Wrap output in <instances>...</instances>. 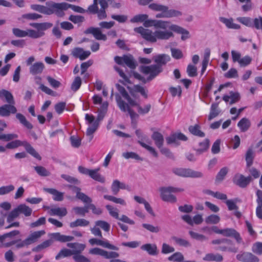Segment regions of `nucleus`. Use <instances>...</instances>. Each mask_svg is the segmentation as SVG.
Instances as JSON below:
<instances>
[{
  "label": "nucleus",
  "instance_id": "1",
  "mask_svg": "<svg viewBox=\"0 0 262 262\" xmlns=\"http://www.w3.org/2000/svg\"><path fill=\"white\" fill-rule=\"evenodd\" d=\"M107 7L108 4L106 0H94L93 4L89 6L88 10H85L78 6L62 2L57 3V14H60L70 8L74 12L79 13L88 12L91 14H97L98 16H106L105 10Z\"/></svg>",
  "mask_w": 262,
  "mask_h": 262
},
{
  "label": "nucleus",
  "instance_id": "2",
  "mask_svg": "<svg viewBox=\"0 0 262 262\" xmlns=\"http://www.w3.org/2000/svg\"><path fill=\"white\" fill-rule=\"evenodd\" d=\"M130 21L133 23L141 21L145 27H154L155 29H169L177 33L181 34V39L183 40L189 37V33L187 30L177 25H171L168 21L148 19V17H133Z\"/></svg>",
  "mask_w": 262,
  "mask_h": 262
},
{
  "label": "nucleus",
  "instance_id": "3",
  "mask_svg": "<svg viewBox=\"0 0 262 262\" xmlns=\"http://www.w3.org/2000/svg\"><path fill=\"white\" fill-rule=\"evenodd\" d=\"M141 71L145 75H149L148 77L145 78L137 73L134 74V77L141 80L143 83H145L148 81H151L158 76L161 72V70L158 66H142L141 67Z\"/></svg>",
  "mask_w": 262,
  "mask_h": 262
},
{
  "label": "nucleus",
  "instance_id": "4",
  "mask_svg": "<svg viewBox=\"0 0 262 262\" xmlns=\"http://www.w3.org/2000/svg\"><path fill=\"white\" fill-rule=\"evenodd\" d=\"M141 71L145 75H149L148 77L145 78L137 73L134 74V77L141 80L143 83H145L148 81H151L158 76L161 72V70L158 66H142L141 67Z\"/></svg>",
  "mask_w": 262,
  "mask_h": 262
},
{
  "label": "nucleus",
  "instance_id": "5",
  "mask_svg": "<svg viewBox=\"0 0 262 262\" xmlns=\"http://www.w3.org/2000/svg\"><path fill=\"white\" fill-rule=\"evenodd\" d=\"M8 142L6 144V147H7L8 149H12L17 148L19 146H24L28 153L37 160H41V156L27 141L13 139Z\"/></svg>",
  "mask_w": 262,
  "mask_h": 262
},
{
  "label": "nucleus",
  "instance_id": "6",
  "mask_svg": "<svg viewBox=\"0 0 262 262\" xmlns=\"http://www.w3.org/2000/svg\"><path fill=\"white\" fill-rule=\"evenodd\" d=\"M211 243L213 245H218L219 246L215 248L216 250H220L223 252L228 251L232 253H236L238 251V248L235 247L232 242L228 238H220L212 240Z\"/></svg>",
  "mask_w": 262,
  "mask_h": 262
},
{
  "label": "nucleus",
  "instance_id": "7",
  "mask_svg": "<svg viewBox=\"0 0 262 262\" xmlns=\"http://www.w3.org/2000/svg\"><path fill=\"white\" fill-rule=\"evenodd\" d=\"M184 190L183 188L174 187H163L160 188L161 198L164 201L174 203L177 199L174 195L171 194L172 192H182Z\"/></svg>",
  "mask_w": 262,
  "mask_h": 262
},
{
  "label": "nucleus",
  "instance_id": "8",
  "mask_svg": "<svg viewBox=\"0 0 262 262\" xmlns=\"http://www.w3.org/2000/svg\"><path fill=\"white\" fill-rule=\"evenodd\" d=\"M35 60V57L33 56H31L26 61L27 66H29V73L33 76L41 75L45 69V66L41 61L33 63Z\"/></svg>",
  "mask_w": 262,
  "mask_h": 262
},
{
  "label": "nucleus",
  "instance_id": "9",
  "mask_svg": "<svg viewBox=\"0 0 262 262\" xmlns=\"http://www.w3.org/2000/svg\"><path fill=\"white\" fill-rule=\"evenodd\" d=\"M47 5V7L38 4H33L31 6V8L32 10L44 14H57V3L52 2H48Z\"/></svg>",
  "mask_w": 262,
  "mask_h": 262
},
{
  "label": "nucleus",
  "instance_id": "10",
  "mask_svg": "<svg viewBox=\"0 0 262 262\" xmlns=\"http://www.w3.org/2000/svg\"><path fill=\"white\" fill-rule=\"evenodd\" d=\"M102 119L99 114L96 119L92 114H86L85 115V119L86 124L89 126L86 129V134L88 136H92L96 131L99 125V121Z\"/></svg>",
  "mask_w": 262,
  "mask_h": 262
},
{
  "label": "nucleus",
  "instance_id": "11",
  "mask_svg": "<svg viewBox=\"0 0 262 262\" xmlns=\"http://www.w3.org/2000/svg\"><path fill=\"white\" fill-rule=\"evenodd\" d=\"M102 119L99 114L96 119L92 114H86L85 115V119L86 124L89 126L86 129V134L88 136H92L96 131L99 125V121Z\"/></svg>",
  "mask_w": 262,
  "mask_h": 262
},
{
  "label": "nucleus",
  "instance_id": "12",
  "mask_svg": "<svg viewBox=\"0 0 262 262\" xmlns=\"http://www.w3.org/2000/svg\"><path fill=\"white\" fill-rule=\"evenodd\" d=\"M115 97L117 105L120 110L123 112H127L132 119V122H133L134 120L138 118V115L130 108V105L128 103H125L122 100L121 96L119 94H116Z\"/></svg>",
  "mask_w": 262,
  "mask_h": 262
},
{
  "label": "nucleus",
  "instance_id": "13",
  "mask_svg": "<svg viewBox=\"0 0 262 262\" xmlns=\"http://www.w3.org/2000/svg\"><path fill=\"white\" fill-rule=\"evenodd\" d=\"M172 171L176 175L183 177L201 178L203 176L201 172L190 169L177 168L173 169Z\"/></svg>",
  "mask_w": 262,
  "mask_h": 262
},
{
  "label": "nucleus",
  "instance_id": "14",
  "mask_svg": "<svg viewBox=\"0 0 262 262\" xmlns=\"http://www.w3.org/2000/svg\"><path fill=\"white\" fill-rule=\"evenodd\" d=\"M149 8L151 10L156 11H161L162 12H168V14L169 16H179L182 15L180 11L174 10H170L168 11V8L167 6L157 4H151L149 5Z\"/></svg>",
  "mask_w": 262,
  "mask_h": 262
},
{
  "label": "nucleus",
  "instance_id": "15",
  "mask_svg": "<svg viewBox=\"0 0 262 262\" xmlns=\"http://www.w3.org/2000/svg\"><path fill=\"white\" fill-rule=\"evenodd\" d=\"M89 253L92 255H98L104 257L105 258H117L119 257L118 253L114 251H110L104 250L99 248H94L89 250Z\"/></svg>",
  "mask_w": 262,
  "mask_h": 262
},
{
  "label": "nucleus",
  "instance_id": "16",
  "mask_svg": "<svg viewBox=\"0 0 262 262\" xmlns=\"http://www.w3.org/2000/svg\"><path fill=\"white\" fill-rule=\"evenodd\" d=\"M134 30L135 32L140 33L142 37L147 41L152 42H155L157 41L155 32L152 33L151 30L144 29L142 27L135 28Z\"/></svg>",
  "mask_w": 262,
  "mask_h": 262
},
{
  "label": "nucleus",
  "instance_id": "17",
  "mask_svg": "<svg viewBox=\"0 0 262 262\" xmlns=\"http://www.w3.org/2000/svg\"><path fill=\"white\" fill-rule=\"evenodd\" d=\"M252 181L251 176L245 177L241 174H236L233 179V183L241 188L246 187Z\"/></svg>",
  "mask_w": 262,
  "mask_h": 262
},
{
  "label": "nucleus",
  "instance_id": "18",
  "mask_svg": "<svg viewBox=\"0 0 262 262\" xmlns=\"http://www.w3.org/2000/svg\"><path fill=\"white\" fill-rule=\"evenodd\" d=\"M236 258L242 262H259V258L250 252H243L236 255Z\"/></svg>",
  "mask_w": 262,
  "mask_h": 262
},
{
  "label": "nucleus",
  "instance_id": "19",
  "mask_svg": "<svg viewBox=\"0 0 262 262\" xmlns=\"http://www.w3.org/2000/svg\"><path fill=\"white\" fill-rule=\"evenodd\" d=\"M85 34H91L97 40L105 41L107 37L105 34H102L99 28L90 27L84 32Z\"/></svg>",
  "mask_w": 262,
  "mask_h": 262
},
{
  "label": "nucleus",
  "instance_id": "20",
  "mask_svg": "<svg viewBox=\"0 0 262 262\" xmlns=\"http://www.w3.org/2000/svg\"><path fill=\"white\" fill-rule=\"evenodd\" d=\"M179 140L185 141L187 140V137L183 134L178 133L172 134L166 138L168 144H174L176 145L179 144L178 142Z\"/></svg>",
  "mask_w": 262,
  "mask_h": 262
},
{
  "label": "nucleus",
  "instance_id": "21",
  "mask_svg": "<svg viewBox=\"0 0 262 262\" xmlns=\"http://www.w3.org/2000/svg\"><path fill=\"white\" fill-rule=\"evenodd\" d=\"M17 109L14 105L4 104L0 106V116L2 117H8L10 114H15Z\"/></svg>",
  "mask_w": 262,
  "mask_h": 262
},
{
  "label": "nucleus",
  "instance_id": "22",
  "mask_svg": "<svg viewBox=\"0 0 262 262\" xmlns=\"http://www.w3.org/2000/svg\"><path fill=\"white\" fill-rule=\"evenodd\" d=\"M222 235L227 237H234L238 243L242 242V238L240 234L235 229L233 228H226L222 229Z\"/></svg>",
  "mask_w": 262,
  "mask_h": 262
},
{
  "label": "nucleus",
  "instance_id": "23",
  "mask_svg": "<svg viewBox=\"0 0 262 262\" xmlns=\"http://www.w3.org/2000/svg\"><path fill=\"white\" fill-rule=\"evenodd\" d=\"M116 86L122 97L127 100L128 103L130 106L137 105V102L129 96V94L123 86L120 85L119 84H117Z\"/></svg>",
  "mask_w": 262,
  "mask_h": 262
},
{
  "label": "nucleus",
  "instance_id": "24",
  "mask_svg": "<svg viewBox=\"0 0 262 262\" xmlns=\"http://www.w3.org/2000/svg\"><path fill=\"white\" fill-rule=\"evenodd\" d=\"M89 242L90 244L92 245H99L102 246L103 247L106 248L111 250H117L118 249V248L117 247L110 244L106 241H104L101 239H98L95 238H93L90 239Z\"/></svg>",
  "mask_w": 262,
  "mask_h": 262
},
{
  "label": "nucleus",
  "instance_id": "25",
  "mask_svg": "<svg viewBox=\"0 0 262 262\" xmlns=\"http://www.w3.org/2000/svg\"><path fill=\"white\" fill-rule=\"evenodd\" d=\"M72 54L74 57L78 58L81 60H83L87 58L90 55L91 52L89 51H84L83 49L81 48H75L73 50Z\"/></svg>",
  "mask_w": 262,
  "mask_h": 262
},
{
  "label": "nucleus",
  "instance_id": "26",
  "mask_svg": "<svg viewBox=\"0 0 262 262\" xmlns=\"http://www.w3.org/2000/svg\"><path fill=\"white\" fill-rule=\"evenodd\" d=\"M182 219L185 222L191 226H193V224L199 225L203 222L202 216L200 214H197L193 216V219L189 215H184L182 216Z\"/></svg>",
  "mask_w": 262,
  "mask_h": 262
},
{
  "label": "nucleus",
  "instance_id": "27",
  "mask_svg": "<svg viewBox=\"0 0 262 262\" xmlns=\"http://www.w3.org/2000/svg\"><path fill=\"white\" fill-rule=\"evenodd\" d=\"M223 99L226 102H229V104L232 105L239 100L240 95L237 92H230L229 95H224Z\"/></svg>",
  "mask_w": 262,
  "mask_h": 262
},
{
  "label": "nucleus",
  "instance_id": "28",
  "mask_svg": "<svg viewBox=\"0 0 262 262\" xmlns=\"http://www.w3.org/2000/svg\"><path fill=\"white\" fill-rule=\"evenodd\" d=\"M67 246L72 249L73 255L81 253L85 248L84 244L78 243H69L67 244Z\"/></svg>",
  "mask_w": 262,
  "mask_h": 262
},
{
  "label": "nucleus",
  "instance_id": "29",
  "mask_svg": "<svg viewBox=\"0 0 262 262\" xmlns=\"http://www.w3.org/2000/svg\"><path fill=\"white\" fill-rule=\"evenodd\" d=\"M43 190L53 195V199L55 201H62L63 200L64 193L60 192L54 188H44Z\"/></svg>",
  "mask_w": 262,
  "mask_h": 262
},
{
  "label": "nucleus",
  "instance_id": "30",
  "mask_svg": "<svg viewBox=\"0 0 262 262\" xmlns=\"http://www.w3.org/2000/svg\"><path fill=\"white\" fill-rule=\"evenodd\" d=\"M44 230L34 231L31 233L26 238V241L29 245L36 242L38 239L45 234Z\"/></svg>",
  "mask_w": 262,
  "mask_h": 262
},
{
  "label": "nucleus",
  "instance_id": "31",
  "mask_svg": "<svg viewBox=\"0 0 262 262\" xmlns=\"http://www.w3.org/2000/svg\"><path fill=\"white\" fill-rule=\"evenodd\" d=\"M170 60V57L168 55L165 54L159 55L155 56L154 60L157 63L156 64H152V66H158L160 68L161 72L162 71V66L165 65Z\"/></svg>",
  "mask_w": 262,
  "mask_h": 262
},
{
  "label": "nucleus",
  "instance_id": "32",
  "mask_svg": "<svg viewBox=\"0 0 262 262\" xmlns=\"http://www.w3.org/2000/svg\"><path fill=\"white\" fill-rule=\"evenodd\" d=\"M142 250L146 251L150 255H156L158 254L157 246L156 244H146L141 247Z\"/></svg>",
  "mask_w": 262,
  "mask_h": 262
},
{
  "label": "nucleus",
  "instance_id": "33",
  "mask_svg": "<svg viewBox=\"0 0 262 262\" xmlns=\"http://www.w3.org/2000/svg\"><path fill=\"white\" fill-rule=\"evenodd\" d=\"M151 138L157 147L161 148L163 146L164 139L162 134L158 132H154L151 135Z\"/></svg>",
  "mask_w": 262,
  "mask_h": 262
},
{
  "label": "nucleus",
  "instance_id": "34",
  "mask_svg": "<svg viewBox=\"0 0 262 262\" xmlns=\"http://www.w3.org/2000/svg\"><path fill=\"white\" fill-rule=\"evenodd\" d=\"M29 25L35 28L38 32L41 33H44V31L50 28L52 26V24L50 23H30Z\"/></svg>",
  "mask_w": 262,
  "mask_h": 262
},
{
  "label": "nucleus",
  "instance_id": "35",
  "mask_svg": "<svg viewBox=\"0 0 262 262\" xmlns=\"http://www.w3.org/2000/svg\"><path fill=\"white\" fill-rule=\"evenodd\" d=\"M51 237L56 241L62 243L72 241L74 239V237L72 236L62 235L59 232L52 233Z\"/></svg>",
  "mask_w": 262,
  "mask_h": 262
},
{
  "label": "nucleus",
  "instance_id": "36",
  "mask_svg": "<svg viewBox=\"0 0 262 262\" xmlns=\"http://www.w3.org/2000/svg\"><path fill=\"white\" fill-rule=\"evenodd\" d=\"M5 98L6 102L8 104L14 105L15 101L12 94L5 90H0V98Z\"/></svg>",
  "mask_w": 262,
  "mask_h": 262
},
{
  "label": "nucleus",
  "instance_id": "37",
  "mask_svg": "<svg viewBox=\"0 0 262 262\" xmlns=\"http://www.w3.org/2000/svg\"><path fill=\"white\" fill-rule=\"evenodd\" d=\"M48 212L51 215H57L63 217L67 215V210L64 207H54L51 208Z\"/></svg>",
  "mask_w": 262,
  "mask_h": 262
},
{
  "label": "nucleus",
  "instance_id": "38",
  "mask_svg": "<svg viewBox=\"0 0 262 262\" xmlns=\"http://www.w3.org/2000/svg\"><path fill=\"white\" fill-rule=\"evenodd\" d=\"M220 20L224 23L226 26L229 29H237L239 28V26L233 23L232 17H220Z\"/></svg>",
  "mask_w": 262,
  "mask_h": 262
},
{
  "label": "nucleus",
  "instance_id": "39",
  "mask_svg": "<svg viewBox=\"0 0 262 262\" xmlns=\"http://www.w3.org/2000/svg\"><path fill=\"white\" fill-rule=\"evenodd\" d=\"M156 38L166 40L173 36V33L169 31L157 30L155 31Z\"/></svg>",
  "mask_w": 262,
  "mask_h": 262
},
{
  "label": "nucleus",
  "instance_id": "40",
  "mask_svg": "<svg viewBox=\"0 0 262 262\" xmlns=\"http://www.w3.org/2000/svg\"><path fill=\"white\" fill-rule=\"evenodd\" d=\"M100 168H97L95 169H91L89 176L93 180L103 183L105 182V179L104 177L102 176L98 172Z\"/></svg>",
  "mask_w": 262,
  "mask_h": 262
},
{
  "label": "nucleus",
  "instance_id": "41",
  "mask_svg": "<svg viewBox=\"0 0 262 262\" xmlns=\"http://www.w3.org/2000/svg\"><path fill=\"white\" fill-rule=\"evenodd\" d=\"M16 118L19 121V123L26 128L28 129L33 128V125L27 120L24 115L20 113H17L16 114Z\"/></svg>",
  "mask_w": 262,
  "mask_h": 262
},
{
  "label": "nucleus",
  "instance_id": "42",
  "mask_svg": "<svg viewBox=\"0 0 262 262\" xmlns=\"http://www.w3.org/2000/svg\"><path fill=\"white\" fill-rule=\"evenodd\" d=\"M189 132L194 136L199 137H204L205 133L201 130V127L198 124L191 125L188 127Z\"/></svg>",
  "mask_w": 262,
  "mask_h": 262
},
{
  "label": "nucleus",
  "instance_id": "43",
  "mask_svg": "<svg viewBox=\"0 0 262 262\" xmlns=\"http://www.w3.org/2000/svg\"><path fill=\"white\" fill-rule=\"evenodd\" d=\"M250 121L247 118H242L237 123V126L242 132H246L250 127Z\"/></svg>",
  "mask_w": 262,
  "mask_h": 262
},
{
  "label": "nucleus",
  "instance_id": "44",
  "mask_svg": "<svg viewBox=\"0 0 262 262\" xmlns=\"http://www.w3.org/2000/svg\"><path fill=\"white\" fill-rule=\"evenodd\" d=\"M203 259L206 261H215L221 262L223 260V256L219 253H208L203 257Z\"/></svg>",
  "mask_w": 262,
  "mask_h": 262
},
{
  "label": "nucleus",
  "instance_id": "45",
  "mask_svg": "<svg viewBox=\"0 0 262 262\" xmlns=\"http://www.w3.org/2000/svg\"><path fill=\"white\" fill-rule=\"evenodd\" d=\"M19 214L21 213L24 214L26 216H29L31 215L32 210L29 206L25 204H20L16 207Z\"/></svg>",
  "mask_w": 262,
  "mask_h": 262
},
{
  "label": "nucleus",
  "instance_id": "46",
  "mask_svg": "<svg viewBox=\"0 0 262 262\" xmlns=\"http://www.w3.org/2000/svg\"><path fill=\"white\" fill-rule=\"evenodd\" d=\"M104 199L108 201L113 202L116 204H118L122 206H126V203L125 201L120 198H116L113 195H104L103 196Z\"/></svg>",
  "mask_w": 262,
  "mask_h": 262
},
{
  "label": "nucleus",
  "instance_id": "47",
  "mask_svg": "<svg viewBox=\"0 0 262 262\" xmlns=\"http://www.w3.org/2000/svg\"><path fill=\"white\" fill-rule=\"evenodd\" d=\"M220 111L218 109V103H212L210 108V112L208 116V120H211L213 118L217 116Z\"/></svg>",
  "mask_w": 262,
  "mask_h": 262
},
{
  "label": "nucleus",
  "instance_id": "48",
  "mask_svg": "<svg viewBox=\"0 0 262 262\" xmlns=\"http://www.w3.org/2000/svg\"><path fill=\"white\" fill-rule=\"evenodd\" d=\"M90 222L83 219H77L75 221L70 223L71 228H75L78 226L85 227L89 225Z\"/></svg>",
  "mask_w": 262,
  "mask_h": 262
},
{
  "label": "nucleus",
  "instance_id": "49",
  "mask_svg": "<svg viewBox=\"0 0 262 262\" xmlns=\"http://www.w3.org/2000/svg\"><path fill=\"white\" fill-rule=\"evenodd\" d=\"M133 90L135 92L139 93L144 98H147L148 90L146 88L137 84L134 86Z\"/></svg>",
  "mask_w": 262,
  "mask_h": 262
},
{
  "label": "nucleus",
  "instance_id": "50",
  "mask_svg": "<svg viewBox=\"0 0 262 262\" xmlns=\"http://www.w3.org/2000/svg\"><path fill=\"white\" fill-rule=\"evenodd\" d=\"M124 63L132 69H135L136 67V62L133 56L130 55L124 56Z\"/></svg>",
  "mask_w": 262,
  "mask_h": 262
},
{
  "label": "nucleus",
  "instance_id": "51",
  "mask_svg": "<svg viewBox=\"0 0 262 262\" xmlns=\"http://www.w3.org/2000/svg\"><path fill=\"white\" fill-rule=\"evenodd\" d=\"M52 243L53 241L52 239L47 240L42 242L41 244L37 245L36 247L33 248L32 249V251L34 252H38L43 249H45L49 247L50 245H52Z\"/></svg>",
  "mask_w": 262,
  "mask_h": 262
},
{
  "label": "nucleus",
  "instance_id": "52",
  "mask_svg": "<svg viewBox=\"0 0 262 262\" xmlns=\"http://www.w3.org/2000/svg\"><path fill=\"white\" fill-rule=\"evenodd\" d=\"M209 140L208 139H205L203 142L199 143V147L196 150L198 154H200L206 151L209 147Z\"/></svg>",
  "mask_w": 262,
  "mask_h": 262
},
{
  "label": "nucleus",
  "instance_id": "53",
  "mask_svg": "<svg viewBox=\"0 0 262 262\" xmlns=\"http://www.w3.org/2000/svg\"><path fill=\"white\" fill-rule=\"evenodd\" d=\"M254 151L252 148H249L246 154V161L247 165L250 166L252 163L254 159Z\"/></svg>",
  "mask_w": 262,
  "mask_h": 262
},
{
  "label": "nucleus",
  "instance_id": "54",
  "mask_svg": "<svg viewBox=\"0 0 262 262\" xmlns=\"http://www.w3.org/2000/svg\"><path fill=\"white\" fill-rule=\"evenodd\" d=\"M27 36H28L32 38H38L44 35L45 33H41L38 32L37 30H34L32 29H27Z\"/></svg>",
  "mask_w": 262,
  "mask_h": 262
},
{
  "label": "nucleus",
  "instance_id": "55",
  "mask_svg": "<svg viewBox=\"0 0 262 262\" xmlns=\"http://www.w3.org/2000/svg\"><path fill=\"white\" fill-rule=\"evenodd\" d=\"M37 173L41 177H47L50 175V172L43 166H37L34 167Z\"/></svg>",
  "mask_w": 262,
  "mask_h": 262
},
{
  "label": "nucleus",
  "instance_id": "56",
  "mask_svg": "<svg viewBox=\"0 0 262 262\" xmlns=\"http://www.w3.org/2000/svg\"><path fill=\"white\" fill-rule=\"evenodd\" d=\"M72 255H73L72 250L64 248L60 251L58 254L55 256V259L59 260L62 257L70 256Z\"/></svg>",
  "mask_w": 262,
  "mask_h": 262
},
{
  "label": "nucleus",
  "instance_id": "57",
  "mask_svg": "<svg viewBox=\"0 0 262 262\" xmlns=\"http://www.w3.org/2000/svg\"><path fill=\"white\" fill-rule=\"evenodd\" d=\"M105 207L106 209L108 210L109 214L111 216L116 219H119V211L117 208H115L110 205H106Z\"/></svg>",
  "mask_w": 262,
  "mask_h": 262
},
{
  "label": "nucleus",
  "instance_id": "58",
  "mask_svg": "<svg viewBox=\"0 0 262 262\" xmlns=\"http://www.w3.org/2000/svg\"><path fill=\"white\" fill-rule=\"evenodd\" d=\"M122 156L126 159H134L138 161H143V159L141 158L138 154L134 152H126L122 154Z\"/></svg>",
  "mask_w": 262,
  "mask_h": 262
},
{
  "label": "nucleus",
  "instance_id": "59",
  "mask_svg": "<svg viewBox=\"0 0 262 262\" xmlns=\"http://www.w3.org/2000/svg\"><path fill=\"white\" fill-rule=\"evenodd\" d=\"M172 239L177 244L180 246L188 247L190 246L189 242L185 239L179 238L176 236H173Z\"/></svg>",
  "mask_w": 262,
  "mask_h": 262
},
{
  "label": "nucleus",
  "instance_id": "60",
  "mask_svg": "<svg viewBox=\"0 0 262 262\" xmlns=\"http://www.w3.org/2000/svg\"><path fill=\"white\" fill-rule=\"evenodd\" d=\"M168 259L169 261H174L177 262H181L183 261L184 256L181 252H177L169 256Z\"/></svg>",
  "mask_w": 262,
  "mask_h": 262
},
{
  "label": "nucleus",
  "instance_id": "61",
  "mask_svg": "<svg viewBox=\"0 0 262 262\" xmlns=\"http://www.w3.org/2000/svg\"><path fill=\"white\" fill-rule=\"evenodd\" d=\"M15 189L13 185L3 186L0 187V195H3L9 193L13 191Z\"/></svg>",
  "mask_w": 262,
  "mask_h": 262
},
{
  "label": "nucleus",
  "instance_id": "62",
  "mask_svg": "<svg viewBox=\"0 0 262 262\" xmlns=\"http://www.w3.org/2000/svg\"><path fill=\"white\" fill-rule=\"evenodd\" d=\"M220 221V217L219 215L216 214H211L208 216L205 219V222L207 224H216Z\"/></svg>",
  "mask_w": 262,
  "mask_h": 262
},
{
  "label": "nucleus",
  "instance_id": "63",
  "mask_svg": "<svg viewBox=\"0 0 262 262\" xmlns=\"http://www.w3.org/2000/svg\"><path fill=\"white\" fill-rule=\"evenodd\" d=\"M18 137V135L14 133L0 134V140L4 141H9L17 139Z\"/></svg>",
  "mask_w": 262,
  "mask_h": 262
},
{
  "label": "nucleus",
  "instance_id": "64",
  "mask_svg": "<svg viewBox=\"0 0 262 262\" xmlns=\"http://www.w3.org/2000/svg\"><path fill=\"white\" fill-rule=\"evenodd\" d=\"M95 225L96 226L99 227L106 232H108L111 227L110 225L107 222L101 220L96 221Z\"/></svg>",
  "mask_w": 262,
  "mask_h": 262
}]
</instances>
